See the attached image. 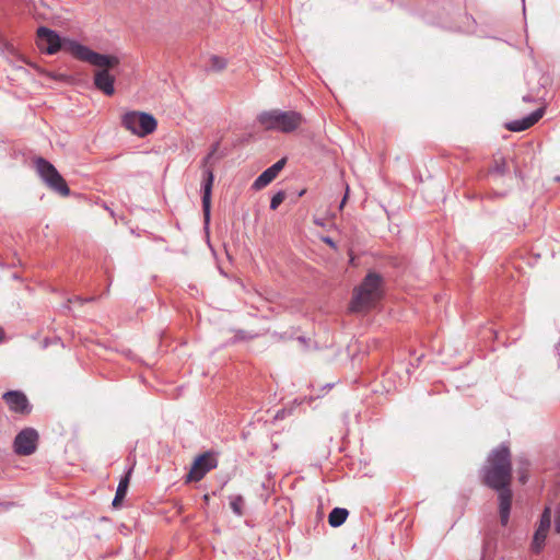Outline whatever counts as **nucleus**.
Wrapping results in <instances>:
<instances>
[{
    "mask_svg": "<svg viewBox=\"0 0 560 560\" xmlns=\"http://www.w3.org/2000/svg\"><path fill=\"white\" fill-rule=\"evenodd\" d=\"M9 409L15 413L28 415L32 411V406L23 392L9 390L2 396Z\"/></svg>",
    "mask_w": 560,
    "mask_h": 560,
    "instance_id": "obj_10",
    "label": "nucleus"
},
{
    "mask_svg": "<svg viewBox=\"0 0 560 560\" xmlns=\"http://www.w3.org/2000/svg\"><path fill=\"white\" fill-rule=\"evenodd\" d=\"M545 108L540 107L522 119H515L505 125V128L513 132L524 131L534 126L544 116Z\"/></svg>",
    "mask_w": 560,
    "mask_h": 560,
    "instance_id": "obj_12",
    "label": "nucleus"
},
{
    "mask_svg": "<svg viewBox=\"0 0 560 560\" xmlns=\"http://www.w3.org/2000/svg\"><path fill=\"white\" fill-rule=\"evenodd\" d=\"M491 173H495L498 175H504L508 172V165L504 158L495 159L494 165L492 166Z\"/></svg>",
    "mask_w": 560,
    "mask_h": 560,
    "instance_id": "obj_21",
    "label": "nucleus"
},
{
    "mask_svg": "<svg viewBox=\"0 0 560 560\" xmlns=\"http://www.w3.org/2000/svg\"><path fill=\"white\" fill-rule=\"evenodd\" d=\"M226 65H228V61L225 58L217 56V55H212L209 58L208 70L219 72V71H222L223 69H225Z\"/></svg>",
    "mask_w": 560,
    "mask_h": 560,
    "instance_id": "obj_19",
    "label": "nucleus"
},
{
    "mask_svg": "<svg viewBox=\"0 0 560 560\" xmlns=\"http://www.w3.org/2000/svg\"><path fill=\"white\" fill-rule=\"evenodd\" d=\"M121 125L139 137L152 133L158 126L153 115L142 112H128L122 116Z\"/></svg>",
    "mask_w": 560,
    "mask_h": 560,
    "instance_id": "obj_6",
    "label": "nucleus"
},
{
    "mask_svg": "<svg viewBox=\"0 0 560 560\" xmlns=\"http://www.w3.org/2000/svg\"><path fill=\"white\" fill-rule=\"evenodd\" d=\"M219 145H220V143H219V142L213 143L209 153H210V154H212V155H214V154H215V152H217V151H218V149H219Z\"/></svg>",
    "mask_w": 560,
    "mask_h": 560,
    "instance_id": "obj_26",
    "label": "nucleus"
},
{
    "mask_svg": "<svg viewBox=\"0 0 560 560\" xmlns=\"http://www.w3.org/2000/svg\"><path fill=\"white\" fill-rule=\"evenodd\" d=\"M557 350H558V351L560 350V342H559V343H558V346H557Z\"/></svg>",
    "mask_w": 560,
    "mask_h": 560,
    "instance_id": "obj_33",
    "label": "nucleus"
},
{
    "mask_svg": "<svg viewBox=\"0 0 560 560\" xmlns=\"http://www.w3.org/2000/svg\"><path fill=\"white\" fill-rule=\"evenodd\" d=\"M305 121L295 110L270 109L257 115V122L267 131L292 133Z\"/></svg>",
    "mask_w": 560,
    "mask_h": 560,
    "instance_id": "obj_3",
    "label": "nucleus"
},
{
    "mask_svg": "<svg viewBox=\"0 0 560 560\" xmlns=\"http://www.w3.org/2000/svg\"><path fill=\"white\" fill-rule=\"evenodd\" d=\"M347 198H348V189L346 190V195H345V197H343V199H342V201H341V203H340V206H339V208H340V209H342V208H343V206H345V203H346V201H347Z\"/></svg>",
    "mask_w": 560,
    "mask_h": 560,
    "instance_id": "obj_27",
    "label": "nucleus"
},
{
    "mask_svg": "<svg viewBox=\"0 0 560 560\" xmlns=\"http://www.w3.org/2000/svg\"><path fill=\"white\" fill-rule=\"evenodd\" d=\"M324 243H326L327 245H329L330 247L332 248H336V243L332 241L331 237L329 236H325L322 238Z\"/></svg>",
    "mask_w": 560,
    "mask_h": 560,
    "instance_id": "obj_25",
    "label": "nucleus"
},
{
    "mask_svg": "<svg viewBox=\"0 0 560 560\" xmlns=\"http://www.w3.org/2000/svg\"><path fill=\"white\" fill-rule=\"evenodd\" d=\"M38 433L33 428L23 429L14 439V452L18 455H32L37 447Z\"/></svg>",
    "mask_w": 560,
    "mask_h": 560,
    "instance_id": "obj_9",
    "label": "nucleus"
},
{
    "mask_svg": "<svg viewBox=\"0 0 560 560\" xmlns=\"http://www.w3.org/2000/svg\"><path fill=\"white\" fill-rule=\"evenodd\" d=\"M479 474L482 483L492 490H501L511 486V451L506 443H501L489 453Z\"/></svg>",
    "mask_w": 560,
    "mask_h": 560,
    "instance_id": "obj_2",
    "label": "nucleus"
},
{
    "mask_svg": "<svg viewBox=\"0 0 560 560\" xmlns=\"http://www.w3.org/2000/svg\"><path fill=\"white\" fill-rule=\"evenodd\" d=\"M285 163H287V159L283 158L268 168L272 172V174L278 176L279 172L284 167Z\"/></svg>",
    "mask_w": 560,
    "mask_h": 560,
    "instance_id": "obj_23",
    "label": "nucleus"
},
{
    "mask_svg": "<svg viewBox=\"0 0 560 560\" xmlns=\"http://www.w3.org/2000/svg\"><path fill=\"white\" fill-rule=\"evenodd\" d=\"M3 338V330L0 328V341L2 340Z\"/></svg>",
    "mask_w": 560,
    "mask_h": 560,
    "instance_id": "obj_30",
    "label": "nucleus"
},
{
    "mask_svg": "<svg viewBox=\"0 0 560 560\" xmlns=\"http://www.w3.org/2000/svg\"><path fill=\"white\" fill-rule=\"evenodd\" d=\"M349 515V511L345 508H335L328 515V523L331 527L341 526Z\"/></svg>",
    "mask_w": 560,
    "mask_h": 560,
    "instance_id": "obj_14",
    "label": "nucleus"
},
{
    "mask_svg": "<svg viewBox=\"0 0 560 560\" xmlns=\"http://www.w3.org/2000/svg\"><path fill=\"white\" fill-rule=\"evenodd\" d=\"M276 177L277 176L272 174L269 168H267L254 180L252 188L254 190H260L269 185Z\"/></svg>",
    "mask_w": 560,
    "mask_h": 560,
    "instance_id": "obj_16",
    "label": "nucleus"
},
{
    "mask_svg": "<svg viewBox=\"0 0 560 560\" xmlns=\"http://www.w3.org/2000/svg\"><path fill=\"white\" fill-rule=\"evenodd\" d=\"M131 472H132V467H130L127 470V472L125 474V476L121 477V479H120V481L118 483V487L116 489V493H115L114 500L112 502V504H113V506L115 509H118V508L121 506V502H122V500L126 497L127 491H128Z\"/></svg>",
    "mask_w": 560,
    "mask_h": 560,
    "instance_id": "obj_13",
    "label": "nucleus"
},
{
    "mask_svg": "<svg viewBox=\"0 0 560 560\" xmlns=\"http://www.w3.org/2000/svg\"><path fill=\"white\" fill-rule=\"evenodd\" d=\"M285 199V192L283 190H279L275 194L270 200V209L276 210Z\"/></svg>",
    "mask_w": 560,
    "mask_h": 560,
    "instance_id": "obj_22",
    "label": "nucleus"
},
{
    "mask_svg": "<svg viewBox=\"0 0 560 560\" xmlns=\"http://www.w3.org/2000/svg\"><path fill=\"white\" fill-rule=\"evenodd\" d=\"M550 525H551V510H550V508H545V510L540 516L539 525L537 528L541 529V532L548 533Z\"/></svg>",
    "mask_w": 560,
    "mask_h": 560,
    "instance_id": "obj_20",
    "label": "nucleus"
},
{
    "mask_svg": "<svg viewBox=\"0 0 560 560\" xmlns=\"http://www.w3.org/2000/svg\"><path fill=\"white\" fill-rule=\"evenodd\" d=\"M218 466V460L213 454L206 452L197 456L187 475L186 481H200L210 470Z\"/></svg>",
    "mask_w": 560,
    "mask_h": 560,
    "instance_id": "obj_8",
    "label": "nucleus"
},
{
    "mask_svg": "<svg viewBox=\"0 0 560 560\" xmlns=\"http://www.w3.org/2000/svg\"><path fill=\"white\" fill-rule=\"evenodd\" d=\"M524 102H532V97L529 95H526L523 97Z\"/></svg>",
    "mask_w": 560,
    "mask_h": 560,
    "instance_id": "obj_28",
    "label": "nucleus"
},
{
    "mask_svg": "<svg viewBox=\"0 0 560 560\" xmlns=\"http://www.w3.org/2000/svg\"><path fill=\"white\" fill-rule=\"evenodd\" d=\"M33 165L36 174L49 190L61 197H68L70 195V188L67 182L48 160L36 156L33 159Z\"/></svg>",
    "mask_w": 560,
    "mask_h": 560,
    "instance_id": "obj_5",
    "label": "nucleus"
},
{
    "mask_svg": "<svg viewBox=\"0 0 560 560\" xmlns=\"http://www.w3.org/2000/svg\"><path fill=\"white\" fill-rule=\"evenodd\" d=\"M36 45L44 54L55 55L63 49L75 59L95 67H112L119 62L117 56L98 54L74 39L61 38L56 31L46 26L37 28Z\"/></svg>",
    "mask_w": 560,
    "mask_h": 560,
    "instance_id": "obj_1",
    "label": "nucleus"
},
{
    "mask_svg": "<svg viewBox=\"0 0 560 560\" xmlns=\"http://www.w3.org/2000/svg\"><path fill=\"white\" fill-rule=\"evenodd\" d=\"M213 158L212 154L208 153L201 162V168H202V183H201V202H202V212H203V222L205 225L208 226L210 223V217H211V194H212V186L214 182V174L213 170L209 166L211 159Z\"/></svg>",
    "mask_w": 560,
    "mask_h": 560,
    "instance_id": "obj_7",
    "label": "nucleus"
},
{
    "mask_svg": "<svg viewBox=\"0 0 560 560\" xmlns=\"http://www.w3.org/2000/svg\"><path fill=\"white\" fill-rule=\"evenodd\" d=\"M118 65L119 62L117 63V66ZM115 67L116 65L112 67H100L101 70H97L94 73L95 88L107 96H110L115 93V77L109 73V69H113Z\"/></svg>",
    "mask_w": 560,
    "mask_h": 560,
    "instance_id": "obj_11",
    "label": "nucleus"
},
{
    "mask_svg": "<svg viewBox=\"0 0 560 560\" xmlns=\"http://www.w3.org/2000/svg\"><path fill=\"white\" fill-rule=\"evenodd\" d=\"M383 278L373 271L368 272L361 284L354 289L350 310L363 312L373 307L382 296Z\"/></svg>",
    "mask_w": 560,
    "mask_h": 560,
    "instance_id": "obj_4",
    "label": "nucleus"
},
{
    "mask_svg": "<svg viewBox=\"0 0 560 560\" xmlns=\"http://www.w3.org/2000/svg\"><path fill=\"white\" fill-rule=\"evenodd\" d=\"M314 222H315L317 225H323L322 221H319V220H317V219H316Z\"/></svg>",
    "mask_w": 560,
    "mask_h": 560,
    "instance_id": "obj_29",
    "label": "nucleus"
},
{
    "mask_svg": "<svg viewBox=\"0 0 560 560\" xmlns=\"http://www.w3.org/2000/svg\"><path fill=\"white\" fill-rule=\"evenodd\" d=\"M521 481H522V482H525V481H526V477H525V476H522V477H521Z\"/></svg>",
    "mask_w": 560,
    "mask_h": 560,
    "instance_id": "obj_32",
    "label": "nucleus"
},
{
    "mask_svg": "<svg viewBox=\"0 0 560 560\" xmlns=\"http://www.w3.org/2000/svg\"><path fill=\"white\" fill-rule=\"evenodd\" d=\"M499 493V508L500 511L511 512L512 491L510 486L501 490H495Z\"/></svg>",
    "mask_w": 560,
    "mask_h": 560,
    "instance_id": "obj_15",
    "label": "nucleus"
},
{
    "mask_svg": "<svg viewBox=\"0 0 560 560\" xmlns=\"http://www.w3.org/2000/svg\"><path fill=\"white\" fill-rule=\"evenodd\" d=\"M509 518H510V512L500 511V520H501V524L503 526H505L508 524Z\"/></svg>",
    "mask_w": 560,
    "mask_h": 560,
    "instance_id": "obj_24",
    "label": "nucleus"
},
{
    "mask_svg": "<svg viewBox=\"0 0 560 560\" xmlns=\"http://www.w3.org/2000/svg\"><path fill=\"white\" fill-rule=\"evenodd\" d=\"M547 534L548 533L541 532V529H538V528L535 530L533 542H532V549L534 552H536V553L540 552V550L542 549V547L545 545Z\"/></svg>",
    "mask_w": 560,
    "mask_h": 560,
    "instance_id": "obj_18",
    "label": "nucleus"
},
{
    "mask_svg": "<svg viewBox=\"0 0 560 560\" xmlns=\"http://www.w3.org/2000/svg\"><path fill=\"white\" fill-rule=\"evenodd\" d=\"M92 300H94V298H89V299L82 300V302H88V301H92Z\"/></svg>",
    "mask_w": 560,
    "mask_h": 560,
    "instance_id": "obj_31",
    "label": "nucleus"
},
{
    "mask_svg": "<svg viewBox=\"0 0 560 560\" xmlns=\"http://www.w3.org/2000/svg\"><path fill=\"white\" fill-rule=\"evenodd\" d=\"M244 505L245 501L241 494L230 497V506L235 515L242 516L244 514Z\"/></svg>",
    "mask_w": 560,
    "mask_h": 560,
    "instance_id": "obj_17",
    "label": "nucleus"
}]
</instances>
